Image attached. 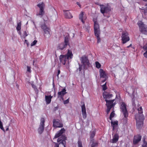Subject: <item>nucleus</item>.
Returning <instances> with one entry per match:
<instances>
[{
    "mask_svg": "<svg viewBox=\"0 0 147 147\" xmlns=\"http://www.w3.org/2000/svg\"><path fill=\"white\" fill-rule=\"evenodd\" d=\"M27 71L29 73H31V67H29V66H27Z\"/></svg>",
    "mask_w": 147,
    "mask_h": 147,
    "instance_id": "a19ab883",
    "label": "nucleus"
},
{
    "mask_svg": "<svg viewBox=\"0 0 147 147\" xmlns=\"http://www.w3.org/2000/svg\"><path fill=\"white\" fill-rule=\"evenodd\" d=\"M137 109L138 113L136 114L135 117L136 120L137 127L139 129H141L143 126L144 118L142 114L143 112L142 107H140Z\"/></svg>",
    "mask_w": 147,
    "mask_h": 147,
    "instance_id": "f257e3e1",
    "label": "nucleus"
},
{
    "mask_svg": "<svg viewBox=\"0 0 147 147\" xmlns=\"http://www.w3.org/2000/svg\"><path fill=\"white\" fill-rule=\"evenodd\" d=\"M60 70H58V72H57V76L58 78L59 77V75L60 74Z\"/></svg>",
    "mask_w": 147,
    "mask_h": 147,
    "instance_id": "c03bdc74",
    "label": "nucleus"
},
{
    "mask_svg": "<svg viewBox=\"0 0 147 147\" xmlns=\"http://www.w3.org/2000/svg\"><path fill=\"white\" fill-rule=\"evenodd\" d=\"M93 21L94 22V27L95 35L96 37L97 40V43H99L101 41L100 38V32L99 25L96 18H93Z\"/></svg>",
    "mask_w": 147,
    "mask_h": 147,
    "instance_id": "7ed1b4c3",
    "label": "nucleus"
},
{
    "mask_svg": "<svg viewBox=\"0 0 147 147\" xmlns=\"http://www.w3.org/2000/svg\"><path fill=\"white\" fill-rule=\"evenodd\" d=\"M77 4L80 7H81V5H80V4L78 2H77Z\"/></svg>",
    "mask_w": 147,
    "mask_h": 147,
    "instance_id": "a18cd8bd",
    "label": "nucleus"
},
{
    "mask_svg": "<svg viewBox=\"0 0 147 147\" xmlns=\"http://www.w3.org/2000/svg\"><path fill=\"white\" fill-rule=\"evenodd\" d=\"M100 78H107V75L105 73V72L103 69H100Z\"/></svg>",
    "mask_w": 147,
    "mask_h": 147,
    "instance_id": "393cba45",
    "label": "nucleus"
},
{
    "mask_svg": "<svg viewBox=\"0 0 147 147\" xmlns=\"http://www.w3.org/2000/svg\"><path fill=\"white\" fill-rule=\"evenodd\" d=\"M32 86V87L34 89V90L36 91H38V90L36 86L34 84H31Z\"/></svg>",
    "mask_w": 147,
    "mask_h": 147,
    "instance_id": "e433bc0d",
    "label": "nucleus"
},
{
    "mask_svg": "<svg viewBox=\"0 0 147 147\" xmlns=\"http://www.w3.org/2000/svg\"><path fill=\"white\" fill-rule=\"evenodd\" d=\"M66 90L65 88H63L62 89V90L61 91L59 92L58 93V98H60L62 99L63 100V96L67 92H66Z\"/></svg>",
    "mask_w": 147,
    "mask_h": 147,
    "instance_id": "dca6fc26",
    "label": "nucleus"
},
{
    "mask_svg": "<svg viewBox=\"0 0 147 147\" xmlns=\"http://www.w3.org/2000/svg\"><path fill=\"white\" fill-rule=\"evenodd\" d=\"M63 11L64 12V15L65 18L68 19H71L73 17L71 13L68 12V11L63 10Z\"/></svg>",
    "mask_w": 147,
    "mask_h": 147,
    "instance_id": "aec40b11",
    "label": "nucleus"
},
{
    "mask_svg": "<svg viewBox=\"0 0 147 147\" xmlns=\"http://www.w3.org/2000/svg\"><path fill=\"white\" fill-rule=\"evenodd\" d=\"M79 71H81V69H82L81 67H80V66L79 67Z\"/></svg>",
    "mask_w": 147,
    "mask_h": 147,
    "instance_id": "09e8293b",
    "label": "nucleus"
},
{
    "mask_svg": "<svg viewBox=\"0 0 147 147\" xmlns=\"http://www.w3.org/2000/svg\"><path fill=\"white\" fill-rule=\"evenodd\" d=\"M66 140V137L62 135L58 139L57 142L59 144L55 143V147H65Z\"/></svg>",
    "mask_w": 147,
    "mask_h": 147,
    "instance_id": "20e7f679",
    "label": "nucleus"
},
{
    "mask_svg": "<svg viewBox=\"0 0 147 147\" xmlns=\"http://www.w3.org/2000/svg\"><path fill=\"white\" fill-rule=\"evenodd\" d=\"M37 6L39 8L40 11L39 13L37 15L42 16L45 13L44 7L45 5L44 3L43 2L37 4Z\"/></svg>",
    "mask_w": 147,
    "mask_h": 147,
    "instance_id": "1a4fd4ad",
    "label": "nucleus"
},
{
    "mask_svg": "<svg viewBox=\"0 0 147 147\" xmlns=\"http://www.w3.org/2000/svg\"><path fill=\"white\" fill-rule=\"evenodd\" d=\"M81 108L83 117L84 119H85L87 117V114L86 111V107L84 103L83 105L81 106Z\"/></svg>",
    "mask_w": 147,
    "mask_h": 147,
    "instance_id": "f3484780",
    "label": "nucleus"
},
{
    "mask_svg": "<svg viewBox=\"0 0 147 147\" xmlns=\"http://www.w3.org/2000/svg\"><path fill=\"white\" fill-rule=\"evenodd\" d=\"M21 23L20 22L18 23L17 26L16 27V29L18 31L20 30L21 29Z\"/></svg>",
    "mask_w": 147,
    "mask_h": 147,
    "instance_id": "c85d7f7f",
    "label": "nucleus"
},
{
    "mask_svg": "<svg viewBox=\"0 0 147 147\" xmlns=\"http://www.w3.org/2000/svg\"><path fill=\"white\" fill-rule=\"evenodd\" d=\"M120 108L122 111L127 110L126 105L124 102H122L121 103Z\"/></svg>",
    "mask_w": 147,
    "mask_h": 147,
    "instance_id": "a878e982",
    "label": "nucleus"
},
{
    "mask_svg": "<svg viewBox=\"0 0 147 147\" xmlns=\"http://www.w3.org/2000/svg\"><path fill=\"white\" fill-rule=\"evenodd\" d=\"M115 115V113L114 112V111H112L110 114V117H109V119H110L112 121V119L113 117Z\"/></svg>",
    "mask_w": 147,
    "mask_h": 147,
    "instance_id": "c756f323",
    "label": "nucleus"
},
{
    "mask_svg": "<svg viewBox=\"0 0 147 147\" xmlns=\"http://www.w3.org/2000/svg\"><path fill=\"white\" fill-rule=\"evenodd\" d=\"M96 67L98 68H100L101 66L100 64L98 61H96L95 62Z\"/></svg>",
    "mask_w": 147,
    "mask_h": 147,
    "instance_id": "2f4dec72",
    "label": "nucleus"
},
{
    "mask_svg": "<svg viewBox=\"0 0 147 147\" xmlns=\"http://www.w3.org/2000/svg\"><path fill=\"white\" fill-rule=\"evenodd\" d=\"M28 36V34H27V32L26 31H25L24 32V37H26Z\"/></svg>",
    "mask_w": 147,
    "mask_h": 147,
    "instance_id": "37998d69",
    "label": "nucleus"
},
{
    "mask_svg": "<svg viewBox=\"0 0 147 147\" xmlns=\"http://www.w3.org/2000/svg\"><path fill=\"white\" fill-rule=\"evenodd\" d=\"M98 145V143L96 142H93L91 145V147H97Z\"/></svg>",
    "mask_w": 147,
    "mask_h": 147,
    "instance_id": "f704fd0d",
    "label": "nucleus"
},
{
    "mask_svg": "<svg viewBox=\"0 0 147 147\" xmlns=\"http://www.w3.org/2000/svg\"><path fill=\"white\" fill-rule=\"evenodd\" d=\"M90 138L91 139H93L94 137L96 134V131L95 130L91 131L90 132Z\"/></svg>",
    "mask_w": 147,
    "mask_h": 147,
    "instance_id": "cd10ccee",
    "label": "nucleus"
},
{
    "mask_svg": "<svg viewBox=\"0 0 147 147\" xmlns=\"http://www.w3.org/2000/svg\"><path fill=\"white\" fill-rule=\"evenodd\" d=\"M69 98H68L67 100H65L63 101V103L64 104H67L69 103Z\"/></svg>",
    "mask_w": 147,
    "mask_h": 147,
    "instance_id": "ea45409f",
    "label": "nucleus"
},
{
    "mask_svg": "<svg viewBox=\"0 0 147 147\" xmlns=\"http://www.w3.org/2000/svg\"><path fill=\"white\" fill-rule=\"evenodd\" d=\"M100 12L104 14L105 13H107L111 10L110 7L108 6H106L103 5H100Z\"/></svg>",
    "mask_w": 147,
    "mask_h": 147,
    "instance_id": "9b49d317",
    "label": "nucleus"
},
{
    "mask_svg": "<svg viewBox=\"0 0 147 147\" xmlns=\"http://www.w3.org/2000/svg\"><path fill=\"white\" fill-rule=\"evenodd\" d=\"M41 27L44 31V36H45V34H47L48 36L49 37L50 36V28L47 27L45 23L41 25Z\"/></svg>",
    "mask_w": 147,
    "mask_h": 147,
    "instance_id": "9d476101",
    "label": "nucleus"
},
{
    "mask_svg": "<svg viewBox=\"0 0 147 147\" xmlns=\"http://www.w3.org/2000/svg\"><path fill=\"white\" fill-rule=\"evenodd\" d=\"M103 96L104 98L107 99H110L112 97L113 95L107 92H104L103 93Z\"/></svg>",
    "mask_w": 147,
    "mask_h": 147,
    "instance_id": "6ab92c4d",
    "label": "nucleus"
},
{
    "mask_svg": "<svg viewBox=\"0 0 147 147\" xmlns=\"http://www.w3.org/2000/svg\"><path fill=\"white\" fill-rule=\"evenodd\" d=\"M123 112V115L124 116V117L125 118L126 122H127V117L128 116V113L127 111V110H125L122 111Z\"/></svg>",
    "mask_w": 147,
    "mask_h": 147,
    "instance_id": "bb28decb",
    "label": "nucleus"
},
{
    "mask_svg": "<svg viewBox=\"0 0 147 147\" xmlns=\"http://www.w3.org/2000/svg\"><path fill=\"white\" fill-rule=\"evenodd\" d=\"M53 126L55 127H63V125L59 122L57 121L55 119H54L53 121Z\"/></svg>",
    "mask_w": 147,
    "mask_h": 147,
    "instance_id": "a211bd4d",
    "label": "nucleus"
},
{
    "mask_svg": "<svg viewBox=\"0 0 147 147\" xmlns=\"http://www.w3.org/2000/svg\"><path fill=\"white\" fill-rule=\"evenodd\" d=\"M8 130H9V127H7L6 128V131H7Z\"/></svg>",
    "mask_w": 147,
    "mask_h": 147,
    "instance_id": "8fccbe9b",
    "label": "nucleus"
},
{
    "mask_svg": "<svg viewBox=\"0 0 147 147\" xmlns=\"http://www.w3.org/2000/svg\"><path fill=\"white\" fill-rule=\"evenodd\" d=\"M0 128L4 132H5V130L4 129L3 125V123L1 121L0 119Z\"/></svg>",
    "mask_w": 147,
    "mask_h": 147,
    "instance_id": "473e14b6",
    "label": "nucleus"
},
{
    "mask_svg": "<svg viewBox=\"0 0 147 147\" xmlns=\"http://www.w3.org/2000/svg\"><path fill=\"white\" fill-rule=\"evenodd\" d=\"M54 97H55V94H54Z\"/></svg>",
    "mask_w": 147,
    "mask_h": 147,
    "instance_id": "3c124183",
    "label": "nucleus"
},
{
    "mask_svg": "<svg viewBox=\"0 0 147 147\" xmlns=\"http://www.w3.org/2000/svg\"><path fill=\"white\" fill-rule=\"evenodd\" d=\"M111 126L113 127V130H114L117 127L118 125V121H113L112 120L111 121Z\"/></svg>",
    "mask_w": 147,
    "mask_h": 147,
    "instance_id": "412c9836",
    "label": "nucleus"
},
{
    "mask_svg": "<svg viewBox=\"0 0 147 147\" xmlns=\"http://www.w3.org/2000/svg\"><path fill=\"white\" fill-rule=\"evenodd\" d=\"M40 122L39 127L38 129V134H41L43 133L44 130V127L45 126V119L43 117L40 119Z\"/></svg>",
    "mask_w": 147,
    "mask_h": 147,
    "instance_id": "6e6552de",
    "label": "nucleus"
},
{
    "mask_svg": "<svg viewBox=\"0 0 147 147\" xmlns=\"http://www.w3.org/2000/svg\"><path fill=\"white\" fill-rule=\"evenodd\" d=\"M105 101L106 102L105 105L106 106L114 107L117 103L116 102H114L115 99H113L112 100H109L107 99H105Z\"/></svg>",
    "mask_w": 147,
    "mask_h": 147,
    "instance_id": "ddd939ff",
    "label": "nucleus"
},
{
    "mask_svg": "<svg viewBox=\"0 0 147 147\" xmlns=\"http://www.w3.org/2000/svg\"><path fill=\"white\" fill-rule=\"evenodd\" d=\"M119 136L117 134H115L114 136L113 137V138L112 140V142L113 143L117 142L119 139Z\"/></svg>",
    "mask_w": 147,
    "mask_h": 147,
    "instance_id": "5701e85b",
    "label": "nucleus"
},
{
    "mask_svg": "<svg viewBox=\"0 0 147 147\" xmlns=\"http://www.w3.org/2000/svg\"><path fill=\"white\" fill-rule=\"evenodd\" d=\"M102 89L104 91H105L106 90L107 88L106 86V82L104 85H103L102 86Z\"/></svg>",
    "mask_w": 147,
    "mask_h": 147,
    "instance_id": "4c0bfd02",
    "label": "nucleus"
},
{
    "mask_svg": "<svg viewBox=\"0 0 147 147\" xmlns=\"http://www.w3.org/2000/svg\"><path fill=\"white\" fill-rule=\"evenodd\" d=\"M53 96L51 95L46 96H45V100L47 104L50 103L51 101V100Z\"/></svg>",
    "mask_w": 147,
    "mask_h": 147,
    "instance_id": "4be33fe9",
    "label": "nucleus"
},
{
    "mask_svg": "<svg viewBox=\"0 0 147 147\" xmlns=\"http://www.w3.org/2000/svg\"><path fill=\"white\" fill-rule=\"evenodd\" d=\"M25 42L27 41V40H25Z\"/></svg>",
    "mask_w": 147,
    "mask_h": 147,
    "instance_id": "603ef678",
    "label": "nucleus"
},
{
    "mask_svg": "<svg viewBox=\"0 0 147 147\" xmlns=\"http://www.w3.org/2000/svg\"><path fill=\"white\" fill-rule=\"evenodd\" d=\"M82 63L85 67L87 66H89V63L88 57L85 56H82L81 58Z\"/></svg>",
    "mask_w": 147,
    "mask_h": 147,
    "instance_id": "f8f14e48",
    "label": "nucleus"
},
{
    "mask_svg": "<svg viewBox=\"0 0 147 147\" xmlns=\"http://www.w3.org/2000/svg\"><path fill=\"white\" fill-rule=\"evenodd\" d=\"M79 18L82 23L84 24L85 22V21L87 19L86 16V14H84V12L81 11L79 15Z\"/></svg>",
    "mask_w": 147,
    "mask_h": 147,
    "instance_id": "2eb2a0df",
    "label": "nucleus"
},
{
    "mask_svg": "<svg viewBox=\"0 0 147 147\" xmlns=\"http://www.w3.org/2000/svg\"><path fill=\"white\" fill-rule=\"evenodd\" d=\"M137 24L139 27L140 31L142 33L145 34L147 33V29L142 22L138 21Z\"/></svg>",
    "mask_w": 147,
    "mask_h": 147,
    "instance_id": "0eeeda50",
    "label": "nucleus"
},
{
    "mask_svg": "<svg viewBox=\"0 0 147 147\" xmlns=\"http://www.w3.org/2000/svg\"><path fill=\"white\" fill-rule=\"evenodd\" d=\"M107 107V109L106 110V112L107 114H108L111 109L112 108L111 107H109L108 106H106Z\"/></svg>",
    "mask_w": 147,
    "mask_h": 147,
    "instance_id": "72a5a7b5",
    "label": "nucleus"
},
{
    "mask_svg": "<svg viewBox=\"0 0 147 147\" xmlns=\"http://www.w3.org/2000/svg\"><path fill=\"white\" fill-rule=\"evenodd\" d=\"M143 143L142 144V146L143 147H147V143L145 141V138H143Z\"/></svg>",
    "mask_w": 147,
    "mask_h": 147,
    "instance_id": "7c9ffc66",
    "label": "nucleus"
},
{
    "mask_svg": "<svg viewBox=\"0 0 147 147\" xmlns=\"http://www.w3.org/2000/svg\"><path fill=\"white\" fill-rule=\"evenodd\" d=\"M105 78V79L103 80L102 81V82H104L106 81V79H107V78Z\"/></svg>",
    "mask_w": 147,
    "mask_h": 147,
    "instance_id": "49530a36",
    "label": "nucleus"
},
{
    "mask_svg": "<svg viewBox=\"0 0 147 147\" xmlns=\"http://www.w3.org/2000/svg\"><path fill=\"white\" fill-rule=\"evenodd\" d=\"M121 38V42L123 44L126 43L130 40L129 34L128 32L126 31L122 32Z\"/></svg>",
    "mask_w": 147,
    "mask_h": 147,
    "instance_id": "39448f33",
    "label": "nucleus"
},
{
    "mask_svg": "<svg viewBox=\"0 0 147 147\" xmlns=\"http://www.w3.org/2000/svg\"><path fill=\"white\" fill-rule=\"evenodd\" d=\"M132 45L131 44L129 46L127 47L128 48H129Z\"/></svg>",
    "mask_w": 147,
    "mask_h": 147,
    "instance_id": "de8ad7c7",
    "label": "nucleus"
},
{
    "mask_svg": "<svg viewBox=\"0 0 147 147\" xmlns=\"http://www.w3.org/2000/svg\"><path fill=\"white\" fill-rule=\"evenodd\" d=\"M73 54L71 50L68 49L67 54L65 55H61L59 56V60L61 63L65 65L66 63H69V59H72Z\"/></svg>",
    "mask_w": 147,
    "mask_h": 147,
    "instance_id": "f03ea898",
    "label": "nucleus"
},
{
    "mask_svg": "<svg viewBox=\"0 0 147 147\" xmlns=\"http://www.w3.org/2000/svg\"><path fill=\"white\" fill-rule=\"evenodd\" d=\"M37 42V41L36 40H34L33 42L31 43V46H32L35 45Z\"/></svg>",
    "mask_w": 147,
    "mask_h": 147,
    "instance_id": "58836bf2",
    "label": "nucleus"
},
{
    "mask_svg": "<svg viewBox=\"0 0 147 147\" xmlns=\"http://www.w3.org/2000/svg\"><path fill=\"white\" fill-rule=\"evenodd\" d=\"M67 45L69 46V39L67 36H65V37L64 43H62L59 44L57 47V49H58L63 50L66 47Z\"/></svg>",
    "mask_w": 147,
    "mask_h": 147,
    "instance_id": "423d86ee",
    "label": "nucleus"
},
{
    "mask_svg": "<svg viewBox=\"0 0 147 147\" xmlns=\"http://www.w3.org/2000/svg\"><path fill=\"white\" fill-rule=\"evenodd\" d=\"M146 12L145 11H144V13H146Z\"/></svg>",
    "mask_w": 147,
    "mask_h": 147,
    "instance_id": "864d4df0",
    "label": "nucleus"
},
{
    "mask_svg": "<svg viewBox=\"0 0 147 147\" xmlns=\"http://www.w3.org/2000/svg\"><path fill=\"white\" fill-rule=\"evenodd\" d=\"M141 138L142 136L140 134L134 136L133 140V144L136 145L138 143L141 141Z\"/></svg>",
    "mask_w": 147,
    "mask_h": 147,
    "instance_id": "4468645a",
    "label": "nucleus"
},
{
    "mask_svg": "<svg viewBox=\"0 0 147 147\" xmlns=\"http://www.w3.org/2000/svg\"><path fill=\"white\" fill-rule=\"evenodd\" d=\"M146 50V52L144 53L143 55L145 57L147 58V50Z\"/></svg>",
    "mask_w": 147,
    "mask_h": 147,
    "instance_id": "79ce46f5",
    "label": "nucleus"
},
{
    "mask_svg": "<svg viewBox=\"0 0 147 147\" xmlns=\"http://www.w3.org/2000/svg\"><path fill=\"white\" fill-rule=\"evenodd\" d=\"M65 131L64 128L62 129L59 132L57 133L55 136V138H56L60 136Z\"/></svg>",
    "mask_w": 147,
    "mask_h": 147,
    "instance_id": "b1692460",
    "label": "nucleus"
},
{
    "mask_svg": "<svg viewBox=\"0 0 147 147\" xmlns=\"http://www.w3.org/2000/svg\"><path fill=\"white\" fill-rule=\"evenodd\" d=\"M78 147H83L82 142L80 140H78Z\"/></svg>",
    "mask_w": 147,
    "mask_h": 147,
    "instance_id": "c9c22d12",
    "label": "nucleus"
}]
</instances>
